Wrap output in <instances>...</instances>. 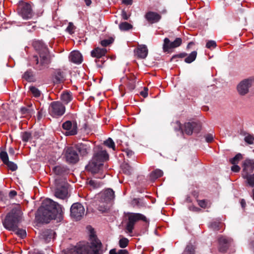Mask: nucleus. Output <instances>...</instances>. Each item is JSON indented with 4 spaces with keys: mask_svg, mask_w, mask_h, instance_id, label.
Here are the masks:
<instances>
[{
    "mask_svg": "<svg viewBox=\"0 0 254 254\" xmlns=\"http://www.w3.org/2000/svg\"><path fill=\"white\" fill-rule=\"evenodd\" d=\"M89 231L88 242H80L76 246L68 249L66 254H101V243L98 239L94 230L90 226L87 227Z\"/></svg>",
    "mask_w": 254,
    "mask_h": 254,
    "instance_id": "obj_1",
    "label": "nucleus"
},
{
    "mask_svg": "<svg viewBox=\"0 0 254 254\" xmlns=\"http://www.w3.org/2000/svg\"><path fill=\"white\" fill-rule=\"evenodd\" d=\"M63 209L59 203L50 198H46L43 201L38 213L45 222L48 223L50 220L55 219L58 215H61L63 213Z\"/></svg>",
    "mask_w": 254,
    "mask_h": 254,
    "instance_id": "obj_2",
    "label": "nucleus"
},
{
    "mask_svg": "<svg viewBox=\"0 0 254 254\" xmlns=\"http://www.w3.org/2000/svg\"><path fill=\"white\" fill-rule=\"evenodd\" d=\"M22 211L19 206L13 208L5 217L2 221L4 228L10 231H12L21 238L26 236V231L22 229H18V224L20 222L22 216Z\"/></svg>",
    "mask_w": 254,
    "mask_h": 254,
    "instance_id": "obj_3",
    "label": "nucleus"
},
{
    "mask_svg": "<svg viewBox=\"0 0 254 254\" xmlns=\"http://www.w3.org/2000/svg\"><path fill=\"white\" fill-rule=\"evenodd\" d=\"M33 46L38 52L39 57L34 56L32 61L35 63L34 67L37 70H42L47 68L51 63V58L47 47L44 43L39 41H34Z\"/></svg>",
    "mask_w": 254,
    "mask_h": 254,
    "instance_id": "obj_4",
    "label": "nucleus"
},
{
    "mask_svg": "<svg viewBox=\"0 0 254 254\" xmlns=\"http://www.w3.org/2000/svg\"><path fill=\"white\" fill-rule=\"evenodd\" d=\"M242 176L246 180V183L248 186L254 187V162L253 161L248 160L244 163Z\"/></svg>",
    "mask_w": 254,
    "mask_h": 254,
    "instance_id": "obj_5",
    "label": "nucleus"
},
{
    "mask_svg": "<svg viewBox=\"0 0 254 254\" xmlns=\"http://www.w3.org/2000/svg\"><path fill=\"white\" fill-rule=\"evenodd\" d=\"M48 111L52 117L57 118L64 114L65 107L61 102L54 101L50 104Z\"/></svg>",
    "mask_w": 254,
    "mask_h": 254,
    "instance_id": "obj_6",
    "label": "nucleus"
},
{
    "mask_svg": "<svg viewBox=\"0 0 254 254\" xmlns=\"http://www.w3.org/2000/svg\"><path fill=\"white\" fill-rule=\"evenodd\" d=\"M139 220H142L145 222H147L146 217L142 214L128 213V222L127 224L126 229L129 233L132 232L135 223Z\"/></svg>",
    "mask_w": 254,
    "mask_h": 254,
    "instance_id": "obj_7",
    "label": "nucleus"
},
{
    "mask_svg": "<svg viewBox=\"0 0 254 254\" xmlns=\"http://www.w3.org/2000/svg\"><path fill=\"white\" fill-rule=\"evenodd\" d=\"M84 207L79 203H73L70 207L71 216L76 220H80L84 215Z\"/></svg>",
    "mask_w": 254,
    "mask_h": 254,
    "instance_id": "obj_8",
    "label": "nucleus"
},
{
    "mask_svg": "<svg viewBox=\"0 0 254 254\" xmlns=\"http://www.w3.org/2000/svg\"><path fill=\"white\" fill-rule=\"evenodd\" d=\"M93 159L103 164L104 162L109 159V154L106 150L103 149L101 146H97L95 149Z\"/></svg>",
    "mask_w": 254,
    "mask_h": 254,
    "instance_id": "obj_9",
    "label": "nucleus"
},
{
    "mask_svg": "<svg viewBox=\"0 0 254 254\" xmlns=\"http://www.w3.org/2000/svg\"><path fill=\"white\" fill-rule=\"evenodd\" d=\"M65 157L67 162L75 163L79 160L78 154L76 150L72 147H68L64 149Z\"/></svg>",
    "mask_w": 254,
    "mask_h": 254,
    "instance_id": "obj_10",
    "label": "nucleus"
},
{
    "mask_svg": "<svg viewBox=\"0 0 254 254\" xmlns=\"http://www.w3.org/2000/svg\"><path fill=\"white\" fill-rule=\"evenodd\" d=\"M183 132H185L188 135H191L193 132H198L201 129L200 124L192 122L186 123L184 125Z\"/></svg>",
    "mask_w": 254,
    "mask_h": 254,
    "instance_id": "obj_11",
    "label": "nucleus"
},
{
    "mask_svg": "<svg viewBox=\"0 0 254 254\" xmlns=\"http://www.w3.org/2000/svg\"><path fill=\"white\" fill-rule=\"evenodd\" d=\"M182 43V40L181 38H177L173 42H171L168 38H165L164 40L163 46V51L168 52L169 50L179 47Z\"/></svg>",
    "mask_w": 254,
    "mask_h": 254,
    "instance_id": "obj_12",
    "label": "nucleus"
},
{
    "mask_svg": "<svg viewBox=\"0 0 254 254\" xmlns=\"http://www.w3.org/2000/svg\"><path fill=\"white\" fill-rule=\"evenodd\" d=\"M252 83V80L251 79H246L242 81L237 86V90L239 94L242 95L246 94Z\"/></svg>",
    "mask_w": 254,
    "mask_h": 254,
    "instance_id": "obj_13",
    "label": "nucleus"
},
{
    "mask_svg": "<svg viewBox=\"0 0 254 254\" xmlns=\"http://www.w3.org/2000/svg\"><path fill=\"white\" fill-rule=\"evenodd\" d=\"M63 127L66 130V134L68 135L76 134L77 132V124L75 122L72 123L68 121L63 124Z\"/></svg>",
    "mask_w": 254,
    "mask_h": 254,
    "instance_id": "obj_14",
    "label": "nucleus"
},
{
    "mask_svg": "<svg viewBox=\"0 0 254 254\" xmlns=\"http://www.w3.org/2000/svg\"><path fill=\"white\" fill-rule=\"evenodd\" d=\"M55 195L56 197L64 199L68 196V190L65 184L58 185L55 191Z\"/></svg>",
    "mask_w": 254,
    "mask_h": 254,
    "instance_id": "obj_15",
    "label": "nucleus"
},
{
    "mask_svg": "<svg viewBox=\"0 0 254 254\" xmlns=\"http://www.w3.org/2000/svg\"><path fill=\"white\" fill-rule=\"evenodd\" d=\"M18 13L23 19L30 18L32 16L31 6L28 3H25L19 8Z\"/></svg>",
    "mask_w": 254,
    "mask_h": 254,
    "instance_id": "obj_16",
    "label": "nucleus"
},
{
    "mask_svg": "<svg viewBox=\"0 0 254 254\" xmlns=\"http://www.w3.org/2000/svg\"><path fill=\"white\" fill-rule=\"evenodd\" d=\"M232 239L226 237L221 236L218 239L219 250L220 252H225L232 242Z\"/></svg>",
    "mask_w": 254,
    "mask_h": 254,
    "instance_id": "obj_17",
    "label": "nucleus"
},
{
    "mask_svg": "<svg viewBox=\"0 0 254 254\" xmlns=\"http://www.w3.org/2000/svg\"><path fill=\"white\" fill-rule=\"evenodd\" d=\"M103 167V164L98 162L97 161L94 160L92 158L88 164L86 166V169L91 172L92 173H97L101 170Z\"/></svg>",
    "mask_w": 254,
    "mask_h": 254,
    "instance_id": "obj_18",
    "label": "nucleus"
},
{
    "mask_svg": "<svg viewBox=\"0 0 254 254\" xmlns=\"http://www.w3.org/2000/svg\"><path fill=\"white\" fill-rule=\"evenodd\" d=\"M148 49L146 45H139L135 50V55L139 59H145L148 55Z\"/></svg>",
    "mask_w": 254,
    "mask_h": 254,
    "instance_id": "obj_19",
    "label": "nucleus"
},
{
    "mask_svg": "<svg viewBox=\"0 0 254 254\" xmlns=\"http://www.w3.org/2000/svg\"><path fill=\"white\" fill-rule=\"evenodd\" d=\"M146 20L150 23L158 22L161 18V16L155 12L149 11L145 15Z\"/></svg>",
    "mask_w": 254,
    "mask_h": 254,
    "instance_id": "obj_20",
    "label": "nucleus"
},
{
    "mask_svg": "<svg viewBox=\"0 0 254 254\" xmlns=\"http://www.w3.org/2000/svg\"><path fill=\"white\" fill-rule=\"evenodd\" d=\"M69 60L76 64L81 63L82 61V57L81 54L76 51H72L69 56Z\"/></svg>",
    "mask_w": 254,
    "mask_h": 254,
    "instance_id": "obj_21",
    "label": "nucleus"
},
{
    "mask_svg": "<svg viewBox=\"0 0 254 254\" xmlns=\"http://www.w3.org/2000/svg\"><path fill=\"white\" fill-rule=\"evenodd\" d=\"M106 53L107 50L105 48H96L91 51V55L92 57L101 59Z\"/></svg>",
    "mask_w": 254,
    "mask_h": 254,
    "instance_id": "obj_22",
    "label": "nucleus"
},
{
    "mask_svg": "<svg viewBox=\"0 0 254 254\" xmlns=\"http://www.w3.org/2000/svg\"><path fill=\"white\" fill-rule=\"evenodd\" d=\"M104 201H108L114 198V191L111 189L105 190L101 194Z\"/></svg>",
    "mask_w": 254,
    "mask_h": 254,
    "instance_id": "obj_23",
    "label": "nucleus"
},
{
    "mask_svg": "<svg viewBox=\"0 0 254 254\" xmlns=\"http://www.w3.org/2000/svg\"><path fill=\"white\" fill-rule=\"evenodd\" d=\"M135 76L132 74H129L127 76V84L129 90H133L135 87Z\"/></svg>",
    "mask_w": 254,
    "mask_h": 254,
    "instance_id": "obj_24",
    "label": "nucleus"
},
{
    "mask_svg": "<svg viewBox=\"0 0 254 254\" xmlns=\"http://www.w3.org/2000/svg\"><path fill=\"white\" fill-rule=\"evenodd\" d=\"M61 99L65 104H67L72 100V93L67 91L63 92L61 94Z\"/></svg>",
    "mask_w": 254,
    "mask_h": 254,
    "instance_id": "obj_25",
    "label": "nucleus"
},
{
    "mask_svg": "<svg viewBox=\"0 0 254 254\" xmlns=\"http://www.w3.org/2000/svg\"><path fill=\"white\" fill-rule=\"evenodd\" d=\"M89 150V146H88L86 144H81L78 148L79 152L82 155H85L87 154L88 153Z\"/></svg>",
    "mask_w": 254,
    "mask_h": 254,
    "instance_id": "obj_26",
    "label": "nucleus"
},
{
    "mask_svg": "<svg viewBox=\"0 0 254 254\" xmlns=\"http://www.w3.org/2000/svg\"><path fill=\"white\" fill-rule=\"evenodd\" d=\"M197 56V52L196 51L192 52L185 60V62L187 63L190 64L193 62Z\"/></svg>",
    "mask_w": 254,
    "mask_h": 254,
    "instance_id": "obj_27",
    "label": "nucleus"
},
{
    "mask_svg": "<svg viewBox=\"0 0 254 254\" xmlns=\"http://www.w3.org/2000/svg\"><path fill=\"white\" fill-rule=\"evenodd\" d=\"M163 172L159 169H156L151 173L150 177L152 180H155L163 175Z\"/></svg>",
    "mask_w": 254,
    "mask_h": 254,
    "instance_id": "obj_28",
    "label": "nucleus"
},
{
    "mask_svg": "<svg viewBox=\"0 0 254 254\" xmlns=\"http://www.w3.org/2000/svg\"><path fill=\"white\" fill-rule=\"evenodd\" d=\"M22 77L29 82L32 81L33 80V73L31 70H27L25 72Z\"/></svg>",
    "mask_w": 254,
    "mask_h": 254,
    "instance_id": "obj_29",
    "label": "nucleus"
},
{
    "mask_svg": "<svg viewBox=\"0 0 254 254\" xmlns=\"http://www.w3.org/2000/svg\"><path fill=\"white\" fill-rule=\"evenodd\" d=\"M132 27V25L127 22H122L119 24V28L122 31L128 30Z\"/></svg>",
    "mask_w": 254,
    "mask_h": 254,
    "instance_id": "obj_30",
    "label": "nucleus"
},
{
    "mask_svg": "<svg viewBox=\"0 0 254 254\" xmlns=\"http://www.w3.org/2000/svg\"><path fill=\"white\" fill-rule=\"evenodd\" d=\"M88 184L92 187L93 189L98 188L100 187L102 185L101 182L95 180H91L89 181Z\"/></svg>",
    "mask_w": 254,
    "mask_h": 254,
    "instance_id": "obj_31",
    "label": "nucleus"
},
{
    "mask_svg": "<svg viewBox=\"0 0 254 254\" xmlns=\"http://www.w3.org/2000/svg\"><path fill=\"white\" fill-rule=\"evenodd\" d=\"M65 169L60 166H55L53 168V171L57 175H62L65 171Z\"/></svg>",
    "mask_w": 254,
    "mask_h": 254,
    "instance_id": "obj_32",
    "label": "nucleus"
},
{
    "mask_svg": "<svg viewBox=\"0 0 254 254\" xmlns=\"http://www.w3.org/2000/svg\"><path fill=\"white\" fill-rule=\"evenodd\" d=\"M29 90L33 96L35 97H39L41 95L40 91L34 86H30Z\"/></svg>",
    "mask_w": 254,
    "mask_h": 254,
    "instance_id": "obj_33",
    "label": "nucleus"
},
{
    "mask_svg": "<svg viewBox=\"0 0 254 254\" xmlns=\"http://www.w3.org/2000/svg\"><path fill=\"white\" fill-rule=\"evenodd\" d=\"M104 144L109 148H112L113 150H115V144L111 138H109L106 140L104 141Z\"/></svg>",
    "mask_w": 254,
    "mask_h": 254,
    "instance_id": "obj_34",
    "label": "nucleus"
},
{
    "mask_svg": "<svg viewBox=\"0 0 254 254\" xmlns=\"http://www.w3.org/2000/svg\"><path fill=\"white\" fill-rule=\"evenodd\" d=\"M122 170L124 173L128 175H130L132 171L131 167L127 164L122 165Z\"/></svg>",
    "mask_w": 254,
    "mask_h": 254,
    "instance_id": "obj_35",
    "label": "nucleus"
},
{
    "mask_svg": "<svg viewBox=\"0 0 254 254\" xmlns=\"http://www.w3.org/2000/svg\"><path fill=\"white\" fill-rule=\"evenodd\" d=\"M172 125L174 127L175 131H181L182 133H183V128H182L181 124L179 121H177L173 123Z\"/></svg>",
    "mask_w": 254,
    "mask_h": 254,
    "instance_id": "obj_36",
    "label": "nucleus"
},
{
    "mask_svg": "<svg viewBox=\"0 0 254 254\" xmlns=\"http://www.w3.org/2000/svg\"><path fill=\"white\" fill-rule=\"evenodd\" d=\"M242 156L241 154L238 153L234 157L231 158L230 160V162H231V164L233 165L237 164L239 163V161L242 159Z\"/></svg>",
    "mask_w": 254,
    "mask_h": 254,
    "instance_id": "obj_37",
    "label": "nucleus"
},
{
    "mask_svg": "<svg viewBox=\"0 0 254 254\" xmlns=\"http://www.w3.org/2000/svg\"><path fill=\"white\" fill-rule=\"evenodd\" d=\"M185 254H194V248L192 245H188L184 252Z\"/></svg>",
    "mask_w": 254,
    "mask_h": 254,
    "instance_id": "obj_38",
    "label": "nucleus"
},
{
    "mask_svg": "<svg viewBox=\"0 0 254 254\" xmlns=\"http://www.w3.org/2000/svg\"><path fill=\"white\" fill-rule=\"evenodd\" d=\"M128 240L126 238H123L119 241V246L122 248H125L128 244Z\"/></svg>",
    "mask_w": 254,
    "mask_h": 254,
    "instance_id": "obj_39",
    "label": "nucleus"
},
{
    "mask_svg": "<svg viewBox=\"0 0 254 254\" xmlns=\"http://www.w3.org/2000/svg\"><path fill=\"white\" fill-rule=\"evenodd\" d=\"M198 204L203 208H206L208 207V205L210 204V202L208 200L202 199L197 200Z\"/></svg>",
    "mask_w": 254,
    "mask_h": 254,
    "instance_id": "obj_40",
    "label": "nucleus"
},
{
    "mask_svg": "<svg viewBox=\"0 0 254 254\" xmlns=\"http://www.w3.org/2000/svg\"><path fill=\"white\" fill-rule=\"evenodd\" d=\"M5 164H6L8 167V168L12 171H14L16 170V169H17V166L16 164L12 162L8 161L6 163H5Z\"/></svg>",
    "mask_w": 254,
    "mask_h": 254,
    "instance_id": "obj_41",
    "label": "nucleus"
},
{
    "mask_svg": "<svg viewBox=\"0 0 254 254\" xmlns=\"http://www.w3.org/2000/svg\"><path fill=\"white\" fill-rule=\"evenodd\" d=\"M0 158L4 164L9 161L7 153L5 151L0 153Z\"/></svg>",
    "mask_w": 254,
    "mask_h": 254,
    "instance_id": "obj_42",
    "label": "nucleus"
},
{
    "mask_svg": "<svg viewBox=\"0 0 254 254\" xmlns=\"http://www.w3.org/2000/svg\"><path fill=\"white\" fill-rule=\"evenodd\" d=\"M74 30L75 26H74L72 23L69 22L66 29V31L70 34H72L74 33Z\"/></svg>",
    "mask_w": 254,
    "mask_h": 254,
    "instance_id": "obj_43",
    "label": "nucleus"
},
{
    "mask_svg": "<svg viewBox=\"0 0 254 254\" xmlns=\"http://www.w3.org/2000/svg\"><path fill=\"white\" fill-rule=\"evenodd\" d=\"M245 141L249 144H254V137L248 135L245 137Z\"/></svg>",
    "mask_w": 254,
    "mask_h": 254,
    "instance_id": "obj_44",
    "label": "nucleus"
},
{
    "mask_svg": "<svg viewBox=\"0 0 254 254\" xmlns=\"http://www.w3.org/2000/svg\"><path fill=\"white\" fill-rule=\"evenodd\" d=\"M220 224V222L214 221L211 223L210 227L214 230L218 231L219 230V227Z\"/></svg>",
    "mask_w": 254,
    "mask_h": 254,
    "instance_id": "obj_45",
    "label": "nucleus"
},
{
    "mask_svg": "<svg viewBox=\"0 0 254 254\" xmlns=\"http://www.w3.org/2000/svg\"><path fill=\"white\" fill-rule=\"evenodd\" d=\"M206 46L208 49L214 48L216 46V44L214 41L210 40L207 42Z\"/></svg>",
    "mask_w": 254,
    "mask_h": 254,
    "instance_id": "obj_46",
    "label": "nucleus"
},
{
    "mask_svg": "<svg viewBox=\"0 0 254 254\" xmlns=\"http://www.w3.org/2000/svg\"><path fill=\"white\" fill-rule=\"evenodd\" d=\"M30 137L31 134L28 132H25L22 134V139L24 141H28Z\"/></svg>",
    "mask_w": 254,
    "mask_h": 254,
    "instance_id": "obj_47",
    "label": "nucleus"
},
{
    "mask_svg": "<svg viewBox=\"0 0 254 254\" xmlns=\"http://www.w3.org/2000/svg\"><path fill=\"white\" fill-rule=\"evenodd\" d=\"M113 42V40L112 39H105L101 41V44L103 47H106L111 44Z\"/></svg>",
    "mask_w": 254,
    "mask_h": 254,
    "instance_id": "obj_48",
    "label": "nucleus"
},
{
    "mask_svg": "<svg viewBox=\"0 0 254 254\" xmlns=\"http://www.w3.org/2000/svg\"><path fill=\"white\" fill-rule=\"evenodd\" d=\"M205 140L207 142H211L214 139V136L212 134L208 133L205 135Z\"/></svg>",
    "mask_w": 254,
    "mask_h": 254,
    "instance_id": "obj_49",
    "label": "nucleus"
},
{
    "mask_svg": "<svg viewBox=\"0 0 254 254\" xmlns=\"http://www.w3.org/2000/svg\"><path fill=\"white\" fill-rule=\"evenodd\" d=\"M187 56V54L186 53H180L179 54L173 56L171 59V61H173L174 59L177 58H183L186 57Z\"/></svg>",
    "mask_w": 254,
    "mask_h": 254,
    "instance_id": "obj_50",
    "label": "nucleus"
},
{
    "mask_svg": "<svg viewBox=\"0 0 254 254\" xmlns=\"http://www.w3.org/2000/svg\"><path fill=\"white\" fill-rule=\"evenodd\" d=\"M95 62L97 64V66L101 67L102 66L104 61L102 59L100 60V59H97L95 60Z\"/></svg>",
    "mask_w": 254,
    "mask_h": 254,
    "instance_id": "obj_51",
    "label": "nucleus"
},
{
    "mask_svg": "<svg viewBox=\"0 0 254 254\" xmlns=\"http://www.w3.org/2000/svg\"><path fill=\"white\" fill-rule=\"evenodd\" d=\"M148 89L146 87H144L143 91H141L140 92V94L143 97H146L148 95Z\"/></svg>",
    "mask_w": 254,
    "mask_h": 254,
    "instance_id": "obj_52",
    "label": "nucleus"
},
{
    "mask_svg": "<svg viewBox=\"0 0 254 254\" xmlns=\"http://www.w3.org/2000/svg\"><path fill=\"white\" fill-rule=\"evenodd\" d=\"M231 170L234 172H238L240 170V167L237 164H235L232 166Z\"/></svg>",
    "mask_w": 254,
    "mask_h": 254,
    "instance_id": "obj_53",
    "label": "nucleus"
},
{
    "mask_svg": "<svg viewBox=\"0 0 254 254\" xmlns=\"http://www.w3.org/2000/svg\"><path fill=\"white\" fill-rule=\"evenodd\" d=\"M125 152L126 154L127 155V156L128 157H131L134 154L133 152L129 149H126L125 151Z\"/></svg>",
    "mask_w": 254,
    "mask_h": 254,
    "instance_id": "obj_54",
    "label": "nucleus"
},
{
    "mask_svg": "<svg viewBox=\"0 0 254 254\" xmlns=\"http://www.w3.org/2000/svg\"><path fill=\"white\" fill-rule=\"evenodd\" d=\"M122 2L126 5H131L132 3V0H122Z\"/></svg>",
    "mask_w": 254,
    "mask_h": 254,
    "instance_id": "obj_55",
    "label": "nucleus"
},
{
    "mask_svg": "<svg viewBox=\"0 0 254 254\" xmlns=\"http://www.w3.org/2000/svg\"><path fill=\"white\" fill-rule=\"evenodd\" d=\"M122 16L125 20H127L128 18V16L125 11H122Z\"/></svg>",
    "mask_w": 254,
    "mask_h": 254,
    "instance_id": "obj_56",
    "label": "nucleus"
},
{
    "mask_svg": "<svg viewBox=\"0 0 254 254\" xmlns=\"http://www.w3.org/2000/svg\"><path fill=\"white\" fill-rule=\"evenodd\" d=\"M17 193L14 190H11L9 193V196L10 198H13L15 195H16Z\"/></svg>",
    "mask_w": 254,
    "mask_h": 254,
    "instance_id": "obj_57",
    "label": "nucleus"
},
{
    "mask_svg": "<svg viewBox=\"0 0 254 254\" xmlns=\"http://www.w3.org/2000/svg\"><path fill=\"white\" fill-rule=\"evenodd\" d=\"M118 254H129L126 250H120L118 251Z\"/></svg>",
    "mask_w": 254,
    "mask_h": 254,
    "instance_id": "obj_58",
    "label": "nucleus"
},
{
    "mask_svg": "<svg viewBox=\"0 0 254 254\" xmlns=\"http://www.w3.org/2000/svg\"><path fill=\"white\" fill-rule=\"evenodd\" d=\"M242 207L244 208L246 205V201L244 199H242L240 201Z\"/></svg>",
    "mask_w": 254,
    "mask_h": 254,
    "instance_id": "obj_59",
    "label": "nucleus"
},
{
    "mask_svg": "<svg viewBox=\"0 0 254 254\" xmlns=\"http://www.w3.org/2000/svg\"><path fill=\"white\" fill-rule=\"evenodd\" d=\"M110 254H118V251L117 252L115 249H112L110 251Z\"/></svg>",
    "mask_w": 254,
    "mask_h": 254,
    "instance_id": "obj_60",
    "label": "nucleus"
},
{
    "mask_svg": "<svg viewBox=\"0 0 254 254\" xmlns=\"http://www.w3.org/2000/svg\"><path fill=\"white\" fill-rule=\"evenodd\" d=\"M5 197V195L2 191H0V200H3Z\"/></svg>",
    "mask_w": 254,
    "mask_h": 254,
    "instance_id": "obj_61",
    "label": "nucleus"
},
{
    "mask_svg": "<svg viewBox=\"0 0 254 254\" xmlns=\"http://www.w3.org/2000/svg\"><path fill=\"white\" fill-rule=\"evenodd\" d=\"M8 152L10 154L13 155L14 154V150L13 148L12 147L9 148V149L8 150Z\"/></svg>",
    "mask_w": 254,
    "mask_h": 254,
    "instance_id": "obj_62",
    "label": "nucleus"
},
{
    "mask_svg": "<svg viewBox=\"0 0 254 254\" xmlns=\"http://www.w3.org/2000/svg\"><path fill=\"white\" fill-rule=\"evenodd\" d=\"M84 1L87 6H89L91 3V0H84Z\"/></svg>",
    "mask_w": 254,
    "mask_h": 254,
    "instance_id": "obj_63",
    "label": "nucleus"
},
{
    "mask_svg": "<svg viewBox=\"0 0 254 254\" xmlns=\"http://www.w3.org/2000/svg\"><path fill=\"white\" fill-rule=\"evenodd\" d=\"M251 197L253 198V199L254 200V189L252 190Z\"/></svg>",
    "mask_w": 254,
    "mask_h": 254,
    "instance_id": "obj_64",
    "label": "nucleus"
}]
</instances>
